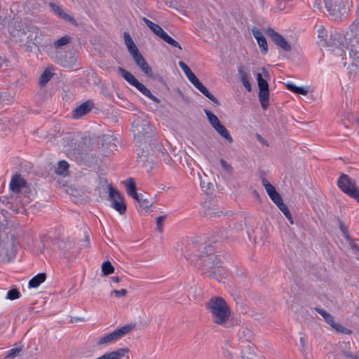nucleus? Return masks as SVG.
<instances>
[{
	"label": "nucleus",
	"mask_w": 359,
	"mask_h": 359,
	"mask_svg": "<svg viewBox=\"0 0 359 359\" xmlns=\"http://www.w3.org/2000/svg\"><path fill=\"white\" fill-rule=\"evenodd\" d=\"M132 131L134 135V141L139 147H142L143 151L138 156L139 162H142L144 166L147 156L144 154V149L149 151L156 140L153 137L152 129L149 125L147 116L144 114H140L132 123Z\"/></svg>",
	"instance_id": "f257e3e1"
},
{
	"label": "nucleus",
	"mask_w": 359,
	"mask_h": 359,
	"mask_svg": "<svg viewBox=\"0 0 359 359\" xmlns=\"http://www.w3.org/2000/svg\"><path fill=\"white\" fill-rule=\"evenodd\" d=\"M215 250L212 245H208L204 248L201 255L196 259V264L199 268H203L205 273H208L210 278L215 279L217 281L221 280L219 264L220 263L219 258L214 253Z\"/></svg>",
	"instance_id": "f03ea898"
},
{
	"label": "nucleus",
	"mask_w": 359,
	"mask_h": 359,
	"mask_svg": "<svg viewBox=\"0 0 359 359\" xmlns=\"http://www.w3.org/2000/svg\"><path fill=\"white\" fill-rule=\"evenodd\" d=\"M206 309L210 313L214 323L226 327L231 312L224 299L221 297H211L206 303Z\"/></svg>",
	"instance_id": "7ed1b4c3"
},
{
	"label": "nucleus",
	"mask_w": 359,
	"mask_h": 359,
	"mask_svg": "<svg viewBox=\"0 0 359 359\" xmlns=\"http://www.w3.org/2000/svg\"><path fill=\"white\" fill-rule=\"evenodd\" d=\"M179 66L183 70L189 81L196 88H197L201 93H203L205 97H207L217 105L219 104L216 97L208 91V90L203 85V83L198 80L193 72L184 62H179Z\"/></svg>",
	"instance_id": "20e7f679"
},
{
	"label": "nucleus",
	"mask_w": 359,
	"mask_h": 359,
	"mask_svg": "<svg viewBox=\"0 0 359 359\" xmlns=\"http://www.w3.org/2000/svg\"><path fill=\"white\" fill-rule=\"evenodd\" d=\"M135 328V325L128 324L122 326L121 327L116 329L111 333L107 334L101 337L97 341V345H104L116 341L119 339L126 336L132 332Z\"/></svg>",
	"instance_id": "39448f33"
},
{
	"label": "nucleus",
	"mask_w": 359,
	"mask_h": 359,
	"mask_svg": "<svg viewBox=\"0 0 359 359\" xmlns=\"http://www.w3.org/2000/svg\"><path fill=\"white\" fill-rule=\"evenodd\" d=\"M337 184L343 192L355 198L359 203V189L348 175L342 174L338 180Z\"/></svg>",
	"instance_id": "423d86ee"
},
{
	"label": "nucleus",
	"mask_w": 359,
	"mask_h": 359,
	"mask_svg": "<svg viewBox=\"0 0 359 359\" xmlns=\"http://www.w3.org/2000/svg\"><path fill=\"white\" fill-rule=\"evenodd\" d=\"M109 201L111 206L120 215L126 212V204L123 194L111 186L109 187Z\"/></svg>",
	"instance_id": "0eeeda50"
},
{
	"label": "nucleus",
	"mask_w": 359,
	"mask_h": 359,
	"mask_svg": "<svg viewBox=\"0 0 359 359\" xmlns=\"http://www.w3.org/2000/svg\"><path fill=\"white\" fill-rule=\"evenodd\" d=\"M330 15L338 20L347 13L344 0H323Z\"/></svg>",
	"instance_id": "6e6552de"
},
{
	"label": "nucleus",
	"mask_w": 359,
	"mask_h": 359,
	"mask_svg": "<svg viewBox=\"0 0 359 359\" xmlns=\"http://www.w3.org/2000/svg\"><path fill=\"white\" fill-rule=\"evenodd\" d=\"M266 34L271 39L273 43L286 52L291 50V46L286 39L272 28H268Z\"/></svg>",
	"instance_id": "1a4fd4ad"
},
{
	"label": "nucleus",
	"mask_w": 359,
	"mask_h": 359,
	"mask_svg": "<svg viewBox=\"0 0 359 359\" xmlns=\"http://www.w3.org/2000/svg\"><path fill=\"white\" fill-rule=\"evenodd\" d=\"M131 56L133 57V60L136 65L141 69L143 72L150 76L152 75V69L151 67L145 61L144 58L139 50L133 53Z\"/></svg>",
	"instance_id": "9d476101"
},
{
	"label": "nucleus",
	"mask_w": 359,
	"mask_h": 359,
	"mask_svg": "<svg viewBox=\"0 0 359 359\" xmlns=\"http://www.w3.org/2000/svg\"><path fill=\"white\" fill-rule=\"evenodd\" d=\"M130 349L127 347L120 348L116 350L105 353L102 355V359H123L126 357L128 358Z\"/></svg>",
	"instance_id": "9b49d317"
},
{
	"label": "nucleus",
	"mask_w": 359,
	"mask_h": 359,
	"mask_svg": "<svg viewBox=\"0 0 359 359\" xmlns=\"http://www.w3.org/2000/svg\"><path fill=\"white\" fill-rule=\"evenodd\" d=\"M10 188L13 192L20 193L22 189L27 188L26 182L20 175L16 174L11 179Z\"/></svg>",
	"instance_id": "f8f14e48"
},
{
	"label": "nucleus",
	"mask_w": 359,
	"mask_h": 359,
	"mask_svg": "<svg viewBox=\"0 0 359 359\" xmlns=\"http://www.w3.org/2000/svg\"><path fill=\"white\" fill-rule=\"evenodd\" d=\"M254 37L257 39V43L261 48V51L263 54H266L268 51V44L266 38L263 35L262 32L255 27L252 29Z\"/></svg>",
	"instance_id": "ddd939ff"
},
{
	"label": "nucleus",
	"mask_w": 359,
	"mask_h": 359,
	"mask_svg": "<svg viewBox=\"0 0 359 359\" xmlns=\"http://www.w3.org/2000/svg\"><path fill=\"white\" fill-rule=\"evenodd\" d=\"M93 108V102L91 101H86L74 109L73 117L79 118L90 112Z\"/></svg>",
	"instance_id": "4468645a"
},
{
	"label": "nucleus",
	"mask_w": 359,
	"mask_h": 359,
	"mask_svg": "<svg viewBox=\"0 0 359 359\" xmlns=\"http://www.w3.org/2000/svg\"><path fill=\"white\" fill-rule=\"evenodd\" d=\"M238 72V76H239L241 82L243 83V85L244 86L245 89L248 92H250L252 90L251 83H250V81L249 79L248 73L247 70L245 69V67H244V65H239Z\"/></svg>",
	"instance_id": "2eb2a0df"
},
{
	"label": "nucleus",
	"mask_w": 359,
	"mask_h": 359,
	"mask_svg": "<svg viewBox=\"0 0 359 359\" xmlns=\"http://www.w3.org/2000/svg\"><path fill=\"white\" fill-rule=\"evenodd\" d=\"M49 6L51 8V9L54 11V13L57 14L59 17L63 18L64 20L74 25L76 24V20H74V18L72 16L66 13L60 6L54 3H50Z\"/></svg>",
	"instance_id": "dca6fc26"
},
{
	"label": "nucleus",
	"mask_w": 359,
	"mask_h": 359,
	"mask_svg": "<svg viewBox=\"0 0 359 359\" xmlns=\"http://www.w3.org/2000/svg\"><path fill=\"white\" fill-rule=\"evenodd\" d=\"M118 71L119 74L121 75V76L127 81L130 85L133 86H136V85L138 83L137 79L128 71L125 69L123 67H118Z\"/></svg>",
	"instance_id": "f3484780"
},
{
	"label": "nucleus",
	"mask_w": 359,
	"mask_h": 359,
	"mask_svg": "<svg viewBox=\"0 0 359 359\" xmlns=\"http://www.w3.org/2000/svg\"><path fill=\"white\" fill-rule=\"evenodd\" d=\"M143 20L147 25V26L160 38H161V36H163V34H164V33L165 32L158 25L155 24L149 19L144 18Z\"/></svg>",
	"instance_id": "a211bd4d"
},
{
	"label": "nucleus",
	"mask_w": 359,
	"mask_h": 359,
	"mask_svg": "<svg viewBox=\"0 0 359 359\" xmlns=\"http://www.w3.org/2000/svg\"><path fill=\"white\" fill-rule=\"evenodd\" d=\"M123 38H124L125 44H126V46L128 50V52L130 55H132L133 53L139 50L135 44L132 37L128 32H124Z\"/></svg>",
	"instance_id": "6ab92c4d"
},
{
	"label": "nucleus",
	"mask_w": 359,
	"mask_h": 359,
	"mask_svg": "<svg viewBox=\"0 0 359 359\" xmlns=\"http://www.w3.org/2000/svg\"><path fill=\"white\" fill-rule=\"evenodd\" d=\"M223 138H224L229 143L231 144L233 142L232 137L229 133L228 130L222 123L214 128Z\"/></svg>",
	"instance_id": "aec40b11"
},
{
	"label": "nucleus",
	"mask_w": 359,
	"mask_h": 359,
	"mask_svg": "<svg viewBox=\"0 0 359 359\" xmlns=\"http://www.w3.org/2000/svg\"><path fill=\"white\" fill-rule=\"evenodd\" d=\"M46 275L41 273L33 277L29 282V287H37L46 280Z\"/></svg>",
	"instance_id": "412c9836"
},
{
	"label": "nucleus",
	"mask_w": 359,
	"mask_h": 359,
	"mask_svg": "<svg viewBox=\"0 0 359 359\" xmlns=\"http://www.w3.org/2000/svg\"><path fill=\"white\" fill-rule=\"evenodd\" d=\"M126 189L127 193L129 196L135 198L139 194L136 192V185L133 180V179L130 178L124 182Z\"/></svg>",
	"instance_id": "4be33fe9"
},
{
	"label": "nucleus",
	"mask_w": 359,
	"mask_h": 359,
	"mask_svg": "<svg viewBox=\"0 0 359 359\" xmlns=\"http://www.w3.org/2000/svg\"><path fill=\"white\" fill-rule=\"evenodd\" d=\"M135 88L139 90L142 94H144L145 96L153 100L156 102H159V100L154 96L151 91L142 83L138 82V83L136 85Z\"/></svg>",
	"instance_id": "5701e85b"
},
{
	"label": "nucleus",
	"mask_w": 359,
	"mask_h": 359,
	"mask_svg": "<svg viewBox=\"0 0 359 359\" xmlns=\"http://www.w3.org/2000/svg\"><path fill=\"white\" fill-rule=\"evenodd\" d=\"M259 99L261 103L262 107L266 109L269 105V90H261L259 93Z\"/></svg>",
	"instance_id": "b1692460"
},
{
	"label": "nucleus",
	"mask_w": 359,
	"mask_h": 359,
	"mask_svg": "<svg viewBox=\"0 0 359 359\" xmlns=\"http://www.w3.org/2000/svg\"><path fill=\"white\" fill-rule=\"evenodd\" d=\"M13 97L7 92L0 93V111L4 106L12 103Z\"/></svg>",
	"instance_id": "393cba45"
},
{
	"label": "nucleus",
	"mask_w": 359,
	"mask_h": 359,
	"mask_svg": "<svg viewBox=\"0 0 359 359\" xmlns=\"http://www.w3.org/2000/svg\"><path fill=\"white\" fill-rule=\"evenodd\" d=\"M286 87L289 90H290L294 93H297V94L306 95L309 93V88L307 87L306 88L298 87L292 83H287L286 84Z\"/></svg>",
	"instance_id": "a878e982"
},
{
	"label": "nucleus",
	"mask_w": 359,
	"mask_h": 359,
	"mask_svg": "<svg viewBox=\"0 0 359 359\" xmlns=\"http://www.w3.org/2000/svg\"><path fill=\"white\" fill-rule=\"evenodd\" d=\"M57 248L62 250L68 251L73 246V242L69 238H62L57 241Z\"/></svg>",
	"instance_id": "bb28decb"
},
{
	"label": "nucleus",
	"mask_w": 359,
	"mask_h": 359,
	"mask_svg": "<svg viewBox=\"0 0 359 359\" xmlns=\"http://www.w3.org/2000/svg\"><path fill=\"white\" fill-rule=\"evenodd\" d=\"M134 199L139 203L140 207L145 210H149L152 205L151 202L145 198L143 194H139Z\"/></svg>",
	"instance_id": "cd10ccee"
},
{
	"label": "nucleus",
	"mask_w": 359,
	"mask_h": 359,
	"mask_svg": "<svg viewBox=\"0 0 359 359\" xmlns=\"http://www.w3.org/2000/svg\"><path fill=\"white\" fill-rule=\"evenodd\" d=\"M204 111L207 116V118L210 123L211 124L213 128L221 124V122L217 118V116L215 115L212 112L207 109H205Z\"/></svg>",
	"instance_id": "c85d7f7f"
},
{
	"label": "nucleus",
	"mask_w": 359,
	"mask_h": 359,
	"mask_svg": "<svg viewBox=\"0 0 359 359\" xmlns=\"http://www.w3.org/2000/svg\"><path fill=\"white\" fill-rule=\"evenodd\" d=\"M240 338L244 339L246 341H251L254 335L252 331L248 327H243L240 331Z\"/></svg>",
	"instance_id": "c756f323"
},
{
	"label": "nucleus",
	"mask_w": 359,
	"mask_h": 359,
	"mask_svg": "<svg viewBox=\"0 0 359 359\" xmlns=\"http://www.w3.org/2000/svg\"><path fill=\"white\" fill-rule=\"evenodd\" d=\"M69 164L65 161H60L57 163L55 172L58 175H66L67 174Z\"/></svg>",
	"instance_id": "7c9ffc66"
},
{
	"label": "nucleus",
	"mask_w": 359,
	"mask_h": 359,
	"mask_svg": "<svg viewBox=\"0 0 359 359\" xmlns=\"http://www.w3.org/2000/svg\"><path fill=\"white\" fill-rule=\"evenodd\" d=\"M248 351H241V359H254L255 346L253 344L248 345Z\"/></svg>",
	"instance_id": "2f4dec72"
},
{
	"label": "nucleus",
	"mask_w": 359,
	"mask_h": 359,
	"mask_svg": "<svg viewBox=\"0 0 359 359\" xmlns=\"http://www.w3.org/2000/svg\"><path fill=\"white\" fill-rule=\"evenodd\" d=\"M279 210L283 213V215L286 217V218L290 222L291 224L293 223L292 215L287 208V206L283 203V201L280 202V203L276 205Z\"/></svg>",
	"instance_id": "473e14b6"
},
{
	"label": "nucleus",
	"mask_w": 359,
	"mask_h": 359,
	"mask_svg": "<svg viewBox=\"0 0 359 359\" xmlns=\"http://www.w3.org/2000/svg\"><path fill=\"white\" fill-rule=\"evenodd\" d=\"M315 310L320 314L322 316V317L324 318V320H325V322L330 325L332 323H333V320H334V318L333 316L329 313L328 312H327L325 310L323 309H320V308H318V307H316L315 308Z\"/></svg>",
	"instance_id": "72a5a7b5"
},
{
	"label": "nucleus",
	"mask_w": 359,
	"mask_h": 359,
	"mask_svg": "<svg viewBox=\"0 0 359 359\" xmlns=\"http://www.w3.org/2000/svg\"><path fill=\"white\" fill-rule=\"evenodd\" d=\"M161 39H162L163 41H165L170 46L177 48L180 50H182V46H180V44L177 41L173 39L171 36H170L166 32H165L164 34L161 36Z\"/></svg>",
	"instance_id": "f704fd0d"
},
{
	"label": "nucleus",
	"mask_w": 359,
	"mask_h": 359,
	"mask_svg": "<svg viewBox=\"0 0 359 359\" xmlns=\"http://www.w3.org/2000/svg\"><path fill=\"white\" fill-rule=\"evenodd\" d=\"M102 272L104 276H108L114 272V267L109 261L104 262L102 264Z\"/></svg>",
	"instance_id": "c9c22d12"
},
{
	"label": "nucleus",
	"mask_w": 359,
	"mask_h": 359,
	"mask_svg": "<svg viewBox=\"0 0 359 359\" xmlns=\"http://www.w3.org/2000/svg\"><path fill=\"white\" fill-rule=\"evenodd\" d=\"M330 325L339 333L346 334H349L351 333V331L350 330L346 328L339 323H335L334 320H333V323H332Z\"/></svg>",
	"instance_id": "e433bc0d"
},
{
	"label": "nucleus",
	"mask_w": 359,
	"mask_h": 359,
	"mask_svg": "<svg viewBox=\"0 0 359 359\" xmlns=\"http://www.w3.org/2000/svg\"><path fill=\"white\" fill-rule=\"evenodd\" d=\"M262 182L269 196L277 192L276 188L266 179L263 178Z\"/></svg>",
	"instance_id": "4c0bfd02"
},
{
	"label": "nucleus",
	"mask_w": 359,
	"mask_h": 359,
	"mask_svg": "<svg viewBox=\"0 0 359 359\" xmlns=\"http://www.w3.org/2000/svg\"><path fill=\"white\" fill-rule=\"evenodd\" d=\"M71 42V37L65 35L58 39L54 42V46L56 48H61L63 46L67 45Z\"/></svg>",
	"instance_id": "58836bf2"
},
{
	"label": "nucleus",
	"mask_w": 359,
	"mask_h": 359,
	"mask_svg": "<svg viewBox=\"0 0 359 359\" xmlns=\"http://www.w3.org/2000/svg\"><path fill=\"white\" fill-rule=\"evenodd\" d=\"M350 32L353 37L358 40V35H359V20H355L349 27Z\"/></svg>",
	"instance_id": "ea45409f"
},
{
	"label": "nucleus",
	"mask_w": 359,
	"mask_h": 359,
	"mask_svg": "<svg viewBox=\"0 0 359 359\" xmlns=\"http://www.w3.org/2000/svg\"><path fill=\"white\" fill-rule=\"evenodd\" d=\"M53 74L46 69L43 73L41 74L40 79H39V83L41 86H45L52 78Z\"/></svg>",
	"instance_id": "a19ab883"
},
{
	"label": "nucleus",
	"mask_w": 359,
	"mask_h": 359,
	"mask_svg": "<svg viewBox=\"0 0 359 359\" xmlns=\"http://www.w3.org/2000/svg\"><path fill=\"white\" fill-rule=\"evenodd\" d=\"M346 240L348 241L351 250L353 254L355 255H359V248L357 245V244L354 242V241L350 237L348 233H346Z\"/></svg>",
	"instance_id": "79ce46f5"
},
{
	"label": "nucleus",
	"mask_w": 359,
	"mask_h": 359,
	"mask_svg": "<svg viewBox=\"0 0 359 359\" xmlns=\"http://www.w3.org/2000/svg\"><path fill=\"white\" fill-rule=\"evenodd\" d=\"M257 79L259 90L269 89V84L267 81L263 79L262 75L260 73L257 74Z\"/></svg>",
	"instance_id": "37998d69"
},
{
	"label": "nucleus",
	"mask_w": 359,
	"mask_h": 359,
	"mask_svg": "<svg viewBox=\"0 0 359 359\" xmlns=\"http://www.w3.org/2000/svg\"><path fill=\"white\" fill-rule=\"evenodd\" d=\"M22 348H14L8 351H7L6 355V358L7 359H12L15 358L19 355V353L21 352Z\"/></svg>",
	"instance_id": "c03bdc74"
},
{
	"label": "nucleus",
	"mask_w": 359,
	"mask_h": 359,
	"mask_svg": "<svg viewBox=\"0 0 359 359\" xmlns=\"http://www.w3.org/2000/svg\"><path fill=\"white\" fill-rule=\"evenodd\" d=\"M20 297V292L17 289H13L8 292L6 298L10 300H15Z\"/></svg>",
	"instance_id": "a18cd8bd"
},
{
	"label": "nucleus",
	"mask_w": 359,
	"mask_h": 359,
	"mask_svg": "<svg viewBox=\"0 0 359 359\" xmlns=\"http://www.w3.org/2000/svg\"><path fill=\"white\" fill-rule=\"evenodd\" d=\"M90 239L88 235H85L84 238L78 243L80 249L88 248L90 245Z\"/></svg>",
	"instance_id": "49530a36"
},
{
	"label": "nucleus",
	"mask_w": 359,
	"mask_h": 359,
	"mask_svg": "<svg viewBox=\"0 0 359 359\" xmlns=\"http://www.w3.org/2000/svg\"><path fill=\"white\" fill-rule=\"evenodd\" d=\"M219 162H220V164L222 167V168L226 171L228 173H230L231 174L232 172H233V167L229 163H227L225 160H224L223 158H221L219 160Z\"/></svg>",
	"instance_id": "de8ad7c7"
},
{
	"label": "nucleus",
	"mask_w": 359,
	"mask_h": 359,
	"mask_svg": "<svg viewBox=\"0 0 359 359\" xmlns=\"http://www.w3.org/2000/svg\"><path fill=\"white\" fill-rule=\"evenodd\" d=\"M269 197L276 205L280 203V202L283 201L281 196L278 191L276 194L271 195Z\"/></svg>",
	"instance_id": "09e8293b"
},
{
	"label": "nucleus",
	"mask_w": 359,
	"mask_h": 359,
	"mask_svg": "<svg viewBox=\"0 0 359 359\" xmlns=\"http://www.w3.org/2000/svg\"><path fill=\"white\" fill-rule=\"evenodd\" d=\"M127 293L128 292L126 289H121L120 290H114L111 292V294H114L116 297H124Z\"/></svg>",
	"instance_id": "8fccbe9b"
},
{
	"label": "nucleus",
	"mask_w": 359,
	"mask_h": 359,
	"mask_svg": "<svg viewBox=\"0 0 359 359\" xmlns=\"http://www.w3.org/2000/svg\"><path fill=\"white\" fill-rule=\"evenodd\" d=\"M165 219V217L164 216H161V217H158L157 218V220H156V224H157V229L160 231V232H162L163 231V222Z\"/></svg>",
	"instance_id": "3c124183"
},
{
	"label": "nucleus",
	"mask_w": 359,
	"mask_h": 359,
	"mask_svg": "<svg viewBox=\"0 0 359 359\" xmlns=\"http://www.w3.org/2000/svg\"><path fill=\"white\" fill-rule=\"evenodd\" d=\"M37 34H38L37 32H32V34L27 36V39H29L28 42L30 41L34 44H36V43H38V41H37L38 36H37Z\"/></svg>",
	"instance_id": "603ef678"
},
{
	"label": "nucleus",
	"mask_w": 359,
	"mask_h": 359,
	"mask_svg": "<svg viewBox=\"0 0 359 359\" xmlns=\"http://www.w3.org/2000/svg\"><path fill=\"white\" fill-rule=\"evenodd\" d=\"M224 356L225 358H233V353L231 351V350L228 348H225L224 349Z\"/></svg>",
	"instance_id": "864d4df0"
},
{
	"label": "nucleus",
	"mask_w": 359,
	"mask_h": 359,
	"mask_svg": "<svg viewBox=\"0 0 359 359\" xmlns=\"http://www.w3.org/2000/svg\"><path fill=\"white\" fill-rule=\"evenodd\" d=\"M318 37L323 38L325 36L324 34H325V30L323 27H320L318 29Z\"/></svg>",
	"instance_id": "5fc2aeb1"
},
{
	"label": "nucleus",
	"mask_w": 359,
	"mask_h": 359,
	"mask_svg": "<svg viewBox=\"0 0 359 359\" xmlns=\"http://www.w3.org/2000/svg\"><path fill=\"white\" fill-rule=\"evenodd\" d=\"M344 355L346 358H350V359H359L358 356L354 355L351 353H349V352H344Z\"/></svg>",
	"instance_id": "6e6d98bb"
},
{
	"label": "nucleus",
	"mask_w": 359,
	"mask_h": 359,
	"mask_svg": "<svg viewBox=\"0 0 359 359\" xmlns=\"http://www.w3.org/2000/svg\"><path fill=\"white\" fill-rule=\"evenodd\" d=\"M340 229L341 230V231L344 234V236L346 237V233H348L347 229L341 222L340 223Z\"/></svg>",
	"instance_id": "4d7b16f0"
},
{
	"label": "nucleus",
	"mask_w": 359,
	"mask_h": 359,
	"mask_svg": "<svg viewBox=\"0 0 359 359\" xmlns=\"http://www.w3.org/2000/svg\"><path fill=\"white\" fill-rule=\"evenodd\" d=\"M121 279L118 276H113L110 278L111 283H118Z\"/></svg>",
	"instance_id": "13d9d810"
},
{
	"label": "nucleus",
	"mask_w": 359,
	"mask_h": 359,
	"mask_svg": "<svg viewBox=\"0 0 359 359\" xmlns=\"http://www.w3.org/2000/svg\"><path fill=\"white\" fill-rule=\"evenodd\" d=\"M206 215H210V217H219V212H210V211H207Z\"/></svg>",
	"instance_id": "bf43d9fd"
},
{
	"label": "nucleus",
	"mask_w": 359,
	"mask_h": 359,
	"mask_svg": "<svg viewBox=\"0 0 359 359\" xmlns=\"http://www.w3.org/2000/svg\"><path fill=\"white\" fill-rule=\"evenodd\" d=\"M299 341H300L302 348H304L305 347V340H304V339L303 337H301Z\"/></svg>",
	"instance_id": "052dcab7"
},
{
	"label": "nucleus",
	"mask_w": 359,
	"mask_h": 359,
	"mask_svg": "<svg viewBox=\"0 0 359 359\" xmlns=\"http://www.w3.org/2000/svg\"><path fill=\"white\" fill-rule=\"evenodd\" d=\"M262 71H263V72H264V76H266H266H269V73H268V72L266 70V69H265V68H262Z\"/></svg>",
	"instance_id": "680f3d73"
},
{
	"label": "nucleus",
	"mask_w": 359,
	"mask_h": 359,
	"mask_svg": "<svg viewBox=\"0 0 359 359\" xmlns=\"http://www.w3.org/2000/svg\"><path fill=\"white\" fill-rule=\"evenodd\" d=\"M257 139H258L261 142H264V139L262 138V137L260 135L257 134Z\"/></svg>",
	"instance_id": "e2e57ef3"
},
{
	"label": "nucleus",
	"mask_w": 359,
	"mask_h": 359,
	"mask_svg": "<svg viewBox=\"0 0 359 359\" xmlns=\"http://www.w3.org/2000/svg\"><path fill=\"white\" fill-rule=\"evenodd\" d=\"M16 37L19 38L20 40L21 41H23L24 40V37L22 36H15Z\"/></svg>",
	"instance_id": "0e129e2a"
},
{
	"label": "nucleus",
	"mask_w": 359,
	"mask_h": 359,
	"mask_svg": "<svg viewBox=\"0 0 359 359\" xmlns=\"http://www.w3.org/2000/svg\"><path fill=\"white\" fill-rule=\"evenodd\" d=\"M104 142H107L109 139V137H108L107 136H104Z\"/></svg>",
	"instance_id": "69168bd1"
},
{
	"label": "nucleus",
	"mask_w": 359,
	"mask_h": 359,
	"mask_svg": "<svg viewBox=\"0 0 359 359\" xmlns=\"http://www.w3.org/2000/svg\"><path fill=\"white\" fill-rule=\"evenodd\" d=\"M358 123H359V118L358 119Z\"/></svg>",
	"instance_id": "338daca9"
}]
</instances>
